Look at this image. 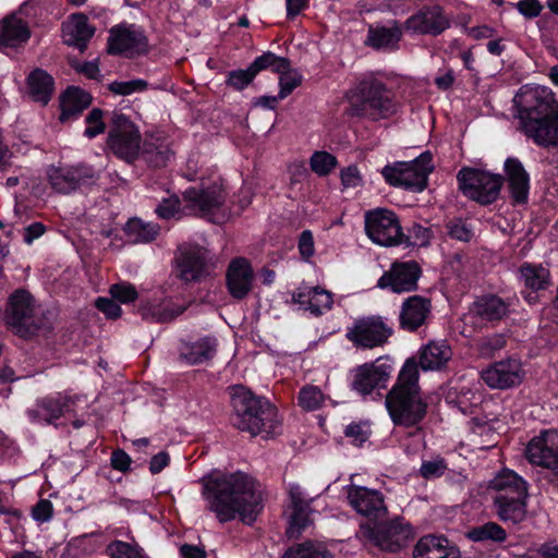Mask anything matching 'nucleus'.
Listing matches in <instances>:
<instances>
[{"label":"nucleus","mask_w":558,"mask_h":558,"mask_svg":"<svg viewBox=\"0 0 558 558\" xmlns=\"http://www.w3.org/2000/svg\"><path fill=\"white\" fill-rule=\"evenodd\" d=\"M504 182L507 181L512 204L527 203L530 191V175L518 158L509 157L505 161Z\"/></svg>","instance_id":"4be33fe9"},{"label":"nucleus","mask_w":558,"mask_h":558,"mask_svg":"<svg viewBox=\"0 0 558 558\" xmlns=\"http://www.w3.org/2000/svg\"><path fill=\"white\" fill-rule=\"evenodd\" d=\"M148 83L145 80H132L128 82L114 81L110 83L109 90L116 95H131L136 92H143L147 88Z\"/></svg>","instance_id":"5fc2aeb1"},{"label":"nucleus","mask_w":558,"mask_h":558,"mask_svg":"<svg viewBox=\"0 0 558 558\" xmlns=\"http://www.w3.org/2000/svg\"><path fill=\"white\" fill-rule=\"evenodd\" d=\"M422 276V268L415 260L395 262L390 269L378 279L377 287L395 293L415 291Z\"/></svg>","instance_id":"f3484780"},{"label":"nucleus","mask_w":558,"mask_h":558,"mask_svg":"<svg viewBox=\"0 0 558 558\" xmlns=\"http://www.w3.org/2000/svg\"><path fill=\"white\" fill-rule=\"evenodd\" d=\"M392 336L389 327L381 316H366L357 318L347 329L345 338L357 349L371 350L383 347Z\"/></svg>","instance_id":"9d476101"},{"label":"nucleus","mask_w":558,"mask_h":558,"mask_svg":"<svg viewBox=\"0 0 558 558\" xmlns=\"http://www.w3.org/2000/svg\"><path fill=\"white\" fill-rule=\"evenodd\" d=\"M159 226L153 222H144L138 218L130 219L125 226V233L134 243H146L156 239Z\"/></svg>","instance_id":"37998d69"},{"label":"nucleus","mask_w":558,"mask_h":558,"mask_svg":"<svg viewBox=\"0 0 558 558\" xmlns=\"http://www.w3.org/2000/svg\"><path fill=\"white\" fill-rule=\"evenodd\" d=\"M489 487L495 490L494 498L526 499V483L512 471H504L490 481Z\"/></svg>","instance_id":"cd10ccee"},{"label":"nucleus","mask_w":558,"mask_h":558,"mask_svg":"<svg viewBox=\"0 0 558 558\" xmlns=\"http://www.w3.org/2000/svg\"><path fill=\"white\" fill-rule=\"evenodd\" d=\"M518 130L536 145L558 146V100L545 86L521 88L513 99Z\"/></svg>","instance_id":"f03ea898"},{"label":"nucleus","mask_w":558,"mask_h":558,"mask_svg":"<svg viewBox=\"0 0 558 558\" xmlns=\"http://www.w3.org/2000/svg\"><path fill=\"white\" fill-rule=\"evenodd\" d=\"M31 37L28 24L12 13L0 22V46L17 47Z\"/></svg>","instance_id":"c756f323"},{"label":"nucleus","mask_w":558,"mask_h":558,"mask_svg":"<svg viewBox=\"0 0 558 558\" xmlns=\"http://www.w3.org/2000/svg\"><path fill=\"white\" fill-rule=\"evenodd\" d=\"M254 78L255 75L248 66L246 70H235L229 72L226 83L236 90H242L247 85H250Z\"/></svg>","instance_id":"4d7b16f0"},{"label":"nucleus","mask_w":558,"mask_h":558,"mask_svg":"<svg viewBox=\"0 0 558 558\" xmlns=\"http://www.w3.org/2000/svg\"><path fill=\"white\" fill-rule=\"evenodd\" d=\"M87 128L84 131V135L88 138H93L99 134H102L106 130V123L104 122V111L99 108L92 109L86 116Z\"/></svg>","instance_id":"864d4df0"},{"label":"nucleus","mask_w":558,"mask_h":558,"mask_svg":"<svg viewBox=\"0 0 558 558\" xmlns=\"http://www.w3.org/2000/svg\"><path fill=\"white\" fill-rule=\"evenodd\" d=\"M310 165L312 171L325 177L336 168L337 158L327 151H315L310 159Z\"/></svg>","instance_id":"8fccbe9b"},{"label":"nucleus","mask_w":558,"mask_h":558,"mask_svg":"<svg viewBox=\"0 0 558 558\" xmlns=\"http://www.w3.org/2000/svg\"><path fill=\"white\" fill-rule=\"evenodd\" d=\"M254 271L251 263L244 257L233 258L226 274L229 293L236 300H243L253 288Z\"/></svg>","instance_id":"412c9836"},{"label":"nucleus","mask_w":558,"mask_h":558,"mask_svg":"<svg viewBox=\"0 0 558 558\" xmlns=\"http://www.w3.org/2000/svg\"><path fill=\"white\" fill-rule=\"evenodd\" d=\"M47 179L51 189L59 194H70L83 185L92 184L98 179L94 167L87 163L50 166Z\"/></svg>","instance_id":"9b49d317"},{"label":"nucleus","mask_w":558,"mask_h":558,"mask_svg":"<svg viewBox=\"0 0 558 558\" xmlns=\"http://www.w3.org/2000/svg\"><path fill=\"white\" fill-rule=\"evenodd\" d=\"M353 116L377 121L396 111L392 93L377 78H363L355 87L351 102Z\"/></svg>","instance_id":"39448f33"},{"label":"nucleus","mask_w":558,"mask_h":558,"mask_svg":"<svg viewBox=\"0 0 558 558\" xmlns=\"http://www.w3.org/2000/svg\"><path fill=\"white\" fill-rule=\"evenodd\" d=\"M447 27L449 21L439 7L423 9L405 22V29L420 34L438 35Z\"/></svg>","instance_id":"a878e982"},{"label":"nucleus","mask_w":558,"mask_h":558,"mask_svg":"<svg viewBox=\"0 0 558 558\" xmlns=\"http://www.w3.org/2000/svg\"><path fill=\"white\" fill-rule=\"evenodd\" d=\"M481 378L488 387L504 390L519 386L524 378V372L519 360L509 357L482 371Z\"/></svg>","instance_id":"6ab92c4d"},{"label":"nucleus","mask_w":558,"mask_h":558,"mask_svg":"<svg viewBox=\"0 0 558 558\" xmlns=\"http://www.w3.org/2000/svg\"><path fill=\"white\" fill-rule=\"evenodd\" d=\"M232 390L231 421L234 427L252 436L265 434V437H268L277 433L281 421L276 407L242 386H235Z\"/></svg>","instance_id":"20e7f679"},{"label":"nucleus","mask_w":558,"mask_h":558,"mask_svg":"<svg viewBox=\"0 0 558 558\" xmlns=\"http://www.w3.org/2000/svg\"><path fill=\"white\" fill-rule=\"evenodd\" d=\"M498 518L504 522L521 523L526 518V499L493 498Z\"/></svg>","instance_id":"e433bc0d"},{"label":"nucleus","mask_w":558,"mask_h":558,"mask_svg":"<svg viewBox=\"0 0 558 558\" xmlns=\"http://www.w3.org/2000/svg\"><path fill=\"white\" fill-rule=\"evenodd\" d=\"M364 534L381 550L390 553L399 551L413 538L411 525L401 519L379 523L374 527L367 526Z\"/></svg>","instance_id":"ddd939ff"},{"label":"nucleus","mask_w":558,"mask_h":558,"mask_svg":"<svg viewBox=\"0 0 558 558\" xmlns=\"http://www.w3.org/2000/svg\"><path fill=\"white\" fill-rule=\"evenodd\" d=\"M414 558H460V550L444 536H423L414 548Z\"/></svg>","instance_id":"c85d7f7f"},{"label":"nucleus","mask_w":558,"mask_h":558,"mask_svg":"<svg viewBox=\"0 0 558 558\" xmlns=\"http://www.w3.org/2000/svg\"><path fill=\"white\" fill-rule=\"evenodd\" d=\"M250 69L256 76L260 71L271 69L274 72L284 74L290 71L291 64L287 58L278 57L268 51L257 57L250 65Z\"/></svg>","instance_id":"c03bdc74"},{"label":"nucleus","mask_w":558,"mask_h":558,"mask_svg":"<svg viewBox=\"0 0 558 558\" xmlns=\"http://www.w3.org/2000/svg\"><path fill=\"white\" fill-rule=\"evenodd\" d=\"M109 293L113 300L123 304L132 303L138 298V292L135 286L128 281H121L111 284L109 288Z\"/></svg>","instance_id":"603ef678"},{"label":"nucleus","mask_w":558,"mask_h":558,"mask_svg":"<svg viewBox=\"0 0 558 558\" xmlns=\"http://www.w3.org/2000/svg\"><path fill=\"white\" fill-rule=\"evenodd\" d=\"M301 82H302V76L296 73L290 74V71H289L284 74H280L279 98L284 99L288 95H290L293 92V89H295L301 84Z\"/></svg>","instance_id":"052dcab7"},{"label":"nucleus","mask_w":558,"mask_h":558,"mask_svg":"<svg viewBox=\"0 0 558 558\" xmlns=\"http://www.w3.org/2000/svg\"><path fill=\"white\" fill-rule=\"evenodd\" d=\"M451 355V349L446 341H429L421 349L416 364L423 371H436L444 367Z\"/></svg>","instance_id":"2f4dec72"},{"label":"nucleus","mask_w":558,"mask_h":558,"mask_svg":"<svg viewBox=\"0 0 558 558\" xmlns=\"http://www.w3.org/2000/svg\"><path fill=\"white\" fill-rule=\"evenodd\" d=\"M142 156L151 167L160 168L167 165L171 157V151L167 145L156 144L155 142H145L142 149Z\"/></svg>","instance_id":"a18cd8bd"},{"label":"nucleus","mask_w":558,"mask_h":558,"mask_svg":"<svg viewBox=\"0 0 558 558\" xmlns=\"http://www.w3.org/2000/svg\"><path fill=\"white\" fill-rule=\"evenodd\" d=\"M344 435L351 438L354 445L362 446L367 440L369 433L361 424L351 423L345 427Z\"/></svg>","instance_id":"69168bd1"},{"label":"nucleus","mask_w":558,"mask_h":558,"mask_svg":"<svg viewBox=\"0 0 558 558\" xmlns=\"http://www.w3.org/2000/svg\"><path fill=\"white\" fill-rule=\"evenodd\" d=\"M447 466L442 459L434 461H424L421 465L420 473L424 478L441 476Z\"/></svg>","instance_id":"0e129e2a"},{"label":"nucleus","mask_w":558,"mask_h":558,"mask_svg":"<svg viewBox=\"0 0 558 558\" xmlns=\"http://www.w3.org/2000/svg\"><path fill=\"white\" fill-rule=\"evenodd\" d=\"M181 211V201L177 195H171L156 207L155 213L161 219H170Z\"/></svg>","instance_id":"6e6d98bb"},{"label":"nucleus","mask_w":558,"mask_h":558,"mask_svg":"<svg viewBox=\"0 0 558 558\" xmlns=\"http://www.w3.org/2000/svg\"><path fill=\"white\" fill-rule=\"evenodd\" d=\"M148 40L143 31L135 25H117L110 29L107 51L128 58L146 53Z\"/></svg>","instance_id":"2eb2a0df"},{"label":"nucleus","mask_w":558,"mask_h":558,"mask_svg":"<svg viewBox=\"0 0 558 558\" xmlns=\"http://www.w3.org/2000/svg\"><path fill=\"white\" fill-rule=\"evenodd\" d=\"M430 299L411 295L401 305L399 315L400 327L407 331H415L423 326L430 314Z\"/></svg>","instance_id":"393cba45"},{"label":"nucleus","mask_w":558,"mask_h":558,"mask_svg":"<svg viewBox=\"0 0 558 558\" xmlns=\"http://www.w3.org/2000/svg\"><path fill=\"white\" fill-rule=\"evenodd\" d=\"M332 303H333L332 294L329 291H327L320 287L312 288V300H311L310 312L313 315H315V316L322 315L324 311L331 308Z\"/></svg>","instance_id":"3c124183"},{"label":"nucleus","mask_w":558,"mask_h":558,"mask_svg":"<svg viewBox=\"0 0 558 558\" xmlns=\"http://www.w3.org/2000/svg\"><path fill=\"white\" fill-rule=\"evenodd\" d=\"M53 514V506L48 499H40L32 509V517L35 521L48 522Z\"/></svg>","instance_id":"e2e57ef3"},{"label":"nucleus","mask_w":558,"mask_h":558,"mask_svg":"<svg viewBox=\"0 0 558 558\" xmlns=\"http://www.w3.org/2000/svg\"><path fill=\"white\" fill-rule=\"evenodd\" d=\"M27 86L33 100L47 105L54 90V81L47 71L37 68L28 74Z\"/></svg>","instance_id":"473e14b6"},{"label":"nucleus","mask_w":558,"mask_h":558,"mask_svg":"<svg viewBox=\"0 0 558 558\" xmlns=\"http://www.w3.org/2000/svg\"><path fill=\"white\" fill-rule=\"evenodd\" d=\"M416 360L410 357L403 364L396 385L386 396V407L395 425L416 427L427 413L418 386Z\"/></svg>","instance_id":"7ed1b4c3"},{"label":"nucleus","mask_w":558,"mask_h":558,"mask_svg":"<svg viewBox=\"0 0 558 558\" xmlns=\"http://www.w3.org/2000/svg\"><path fill=\"white\" fill-rule=\"evenodd\" d=\"M401 28L397 25V22H393V25L390 27H369L366 43L376 49L393 48L401 39Z\"/></svg>","instance_id":"a19ab883"},{"label":"nucleus","mask_w":558,"mask_h":558,"mask_svg":"<svg viewBox=\"0 0 558 558\" xmlns=\"http://www.w3.org/2000/svg\"><path fill=\"white\" fill-rule=\"evenodd\" d=\"M4 320L16 335L23 338L32 337L39 330L40 322L36 315L35 300L28 291L17 289L10 295Z\"/></svg>","instance_id":"1a4fd4ad"},{"label":"nucleus","mask_w":558,"mask_h":558,"mask_svg":"<svg viewBox=\"0 0 558 558\" xmlns=\"http://www.w3.org/2000/svg\"><path fill=\"white\" fill-rule=\"evenodd\" d=\"M92 104V96L85 90L70 86L61 96L60 120L63 122L71 117L78 116Z\"/></svg>","instance_id":"72a5a7b5"},{"label":"nucleus","mask_w":558,"mask_h":558,"mask_svg":"<svg viewBox=\"0 0 558 558\" xmlns=\"http://www.w3.org/2000/svg\"><path fill=\"white\" fill-rule=\"evenodd\" d=\"M465 536L475 543L502 544L507 541L508 534L501 525L496 522L488 521L484 524L469 529Z\"/></svg>","instance_id":"58836bf2"},{"label":"nucleus","mask_w":558,"mask_h":558,"mask_svg":"<svg viewBox=\"0 0 558 558\" xmlns=\"http://www.w3.org/2000/svg\"><path fill=\"white\" fill-rule=\"evenodd\" d=\"M433 170L432 154L424 151L410 162H396L384 167L381 173L390 185L421 192L427 186L428 175Z\"/></svg>","instance_id":"0eeeda50"},{"label":"nucleus","mask_w":558,"mask_h":558,"mask_svg":"<svg viewBox=\"0 0 558 558\" xmlns=\"http://www.w3.org/2000/svg\"><path fill=\"white\" fill-rule=\"evenodd\" d=\"M391 373V365L365 363L354 371L352 389L361 395H369L376 387L384 385Z\"/></svg>","instance_id":"b1692460"},{"label":"nucleus","mask_w":558,"mask_h":558,"mask_svg":"<svg viewBox=\"0 0 558 558\" xmlns=\"http://www.w3.org/2000/svg\"><path fill=\"white\" fill-rule=\"evenodd\" d=\"M291 501V515L287 536L289 538H299L302 532L312 523L310 519V501H306L303 492L299 485H291L289 489Z\"/></svg>","instance_id":"bb28decb"},{"label":"nucleus","mask_w":558,"mask_h":558,"mask_svg":"<svg viewBox=\"0 0 558 558\" xmlns=\"http://www.w3.org/2000/svg\"><path fill=\"white\" fill-rule=\"evenodd\" d=\"M507 340L504 333H493L476 340V352L483 357H493L496 352L506 347Z\"/></svg>","instance_id":"de8ad7c7"},{"label":"nucleus","mask_w":558,"mask_h":558,"mask_svg":"<svg viewBox=\"0 0 558 558\" xmlns=\"http://www.w3.org/2000/svg\"><path fill=\"white\" fill-rule=\"evenodd\" d=\"M216 339L205 337L193 343H185L181 348L180 356L189 364L204 363L214 357L216 354Z\"/></svg>","instance_id":"f704fd0d"},{"label":"nucleus","mask_w":558,"mask_h":558,"mask_svg":"<svg viewBox=\"0 0 558 558\" xmlns=\"http://www.w3.org/2000/svg\"><path fill=\"white\" fill-rule=\"evenodd\" d=\"M365 231L374 243L383 246L399 245L404 240L398 217L387 209L366 213Z\"/></svg>","instance_id":"f8f14e48"},{"label":"nucleus","mask_w":558,"mask_h":558,"mask_svg":"<svg viewBox=\"0 0 558 558\" xmlns=\"http://www.w3.org/2000/svg\"><path fill=\"white\" fill-rule=\"evenodd\" d=\"M184 307L180 305H166L145 303L138 308L141 316L154 323H169L184 312Z\"/></svg>","instance_id":"ea45409f"},{"label":"nucleus","mask_w":558,"mask_h":558,"mask_svg":"<svg viewBox=\"0 0 558 558\" xmlns=\"http://www.w3.org/2000/svg\"><path fill=\"white\" fill-rule=\"evenodd\" d=\"M410 235L405 236L403 243L408 245H420L426 246L429 243L432 232L428 228H425L421 225L414 223L412 228L409 230Z\"/></svg>","instance_id":"13d9d810"},{"label":"nucleus","mask_w":558,"mask_h":558,"mask_svg":"<svg viewBox=\"0 0 558 558\" xmlns=\"http://www.w3.org/2000/svg\"><path fill=\"white\" fill-rule=\"evenodd\" d=\"M86 542V536L75 537L71 539L65 548L61 558H77L83 549V546Z\"/></svg>","instance_id":"774afa93"},{"label":"nucleus","mask_w":558,"mask_h":558,"mask_svg":"<svg viewBox=\"0 0 558 558\" xmlns=\"http://www.w3.org/2000/svg\"><path fill=\"white\" fill-rule=\"evenodd\" d=\"M107 137L108 149L119 159L132 163L140 155L142 135L134 122L120 111H112Z\"/></svg>","instance_id":"423d86ee"},{"label":"nucleus","mask_w":558,"mask_h":558,"mask_svg":"<svg viewBox=\"0 0 558 558\" xmlns=\"http://www.w3.org/2000/svg\"><path fill=\"white\" fill-rule=\"evenodd\" d=\"M511 303L497 294L488 293L477 296L471 304L470 314L487 323L500 322L510 313Z\"/></svg>","instance_id":"5701e85b"},{"label":"nucleus","mask_w":558,"mask_h":558,"mask_svg":"<svg viewBox=\"0 0 558 558\" xmlns=\"http://www.w3.org/2000/svg\"><path fill=\"white\" fill-rule=\"evenodd\" d=\"M299 251L304 259H308L314 255V238L310 230H304L299 238Z\"/></svg>","instance_id":"338daca9"},{"label":"nucleus","mask_w":558,"mask_h":558,"mask_svg":"<svg viewBox=\"0 0 558 558\" xmlns=\"http://www.w3.org/2000/svg\"><path fill=\"white\" fill-rule=\"evenodd\" d=\"M63 403L59 398L45 397L37 400L35 408L27 411L33 422H45L51 424L54 420L62 416Z\"/></svg>","instance_id":"4c0bfd02"},{"label":"nucleus","mask_w":558,"mask_h":558,"mask_svg":"<svg viewBox=\"0 0 558 558\" xmlns=\"http://www.w3.org/2000/svg\"><path fill=\"white\" fill-rule=\"evenodd\" d=\"M110 558H149L136 544L113 541L107 546Z\"/></svg>","instance_id":"09e8293b"},{"label":"nucleus","mask_w":558,"mask_h":558,"mask_svg":"<svg viewBox=\"0 0 558 558\" xmlns=\"http://www.w3.org/2000/svg\"><path fill=\"white\" fill-rule=\"evenodd\" d=\"M448 234L456 240L469 242L473 235L471 229L461 219L450 220L447 223Z\"/></svg>","instance_id":"bf43d9fd"},{"label":"nucleus","mask_w":558,"mask_h":558,"mask_svg":"<svg viewBox=\"0 0 558 558\" xmlns=\"http://www.w3.org/2000/svg\"><path fill=\"white\" fill-rule=\"evenodd\" d=\"M348 500L360 514L372 520L384 518L387 508L380 492L352 485L348 489Z\"/></svg>","instance_id":"aec40b11"},{"label":"nucleus","mask_w":558,"mask_h":558,"mask_svg":"<svg viewBox=\"0 0 558 558\" xmlns=\"http://www.w3.org/2000/svg\"><path fill=\"white\" fill-rule=\"evenodd\" d=\"M520 280L532 292L546 290L550 284V272L543 265L524 263L520 266Z\"/></svg>","instance_id":"c9c22d12"},{"label":"nucleus","mask_w":558,"mask_h":558,"mask_svg":"<svg viewBox=\"0 0 558 558\" xmlns=\"http://www.w3.org/2000/svg\"><path fill=\"white\" fill-rule=\"evenodd\" d=\"M96 307L102 312L107 318L116 319L121 316L122 310L116 300L108 298H98L95 302Z\"/></svg>","instance_id":"680f3d73"},{"label":"nucleus","mask_w":558,"mask_h":558,"mask_svg":"<svg viewBox=\"0 0 558 558\" xmlns=\"http://www.w3.org/2000/svg\"><path fill=\"white\" fill-rule=\"evenodd\" d=\"M210 258L208 252L199 245L179 246L175 256L178 278L185 283L198 282L209 276Z\"/></svg>","instance_id":"4468645a"},{"label":"nucleus","mask_w":558,"mask_h":558,"mask_svg":"<svg viewBox=\"0 0 558 558\" xmlns=\"http://www.w3.org/2000/svg\"><path fill=\"white\" fill-rule=\"evenodd\" d=\"M457 180L461 193L481 205H489L497 201L504 184L501 174L471 167L459 170Z\"/></svg>","instance_id":"6e6552de"},{"label":"nucleus","mask_w":558,"mask_h":558,"mask_svg":"<svg viewBox=\"0 0 558 558\" xmlns=\"http://www.w3.org/2000/svg\"><path fill=\"white\" fill-rule=\"evenodd\" d=\"M325 399L326 397L320 388L313 385L304 386L298 397L300 407L306 411L318 410L324 404Z\"/></svg>","instance_id":"49530a36"},{"label":"nucleus","mask_w":558,"mask_h":558,"mask_svg":"<svg viewBox=\"0 0 558 558\" xmlns=\"http://www.w3.org/2000/svg\"><path fill=\"white\" fill-rule=\"evenodd\" d=\"M94 32L95 28L88 24V19L84 14H73L72 20L63 27L64 44L83 51Z\"/></svg>","instance_id":"7c9ffc66"},{"label":"nucleus","mask_w":558,"mask_h":558,"mask_svg":"<svg viewBox=\"0 0 558 558\" xmlns=\"http://www.w3.org/2000/svg\"><path fill=\"white\" fill-rule=\"evenodd\" d=\"M525 456L531 463L551 470L558 477V433L546 430L531 439Z\"/></svg>","instance_id":"a211bd4d"},{"label":"nucleus","mask_w":558,"mask_h":558,"mask_svg":"<svg viewBox=\"0 0 558 558\" xmlns=\"http://www.w3.org/2000/svg\"><path fill=\"white\" fill-rule=\"evenodd\" d=\"M282 558H333L323 542L305 541L289 547Z\"/></svg>","instance_id":"79ce46f5"},{"label":"nucleus","mask_w":558,"mask_h":558,"mask_svg":"<svg viewBox=\"0 0 558 558\" xmlns=\"http://www.w3.org/2000/svg\"><path fill=\"white\" fill-rule=\"evenodd\" d=\"M226 197L227 193L221 183L215 182L205 189L190 187L183 193L185 205L182 210L207 217L225 204Z\"/></svg>","instance_id":"dca6fc26"},{"label":"nucleus","mask_w":558,"mask_h":558,"mask_svg":"<svg viewBox=\"0 0 558 558\" xmlns=\"http://www.w3.org/2000/svg\"><path fill=\"white\" fill-rule=\"evenodd\" d=\"M202 494L207 509L221 523L239 517L243 523L252 524L264 507L260 484L243 472L204 480Z\"/></svg>","instance_id":"f257e3e1"}]
</instances>
